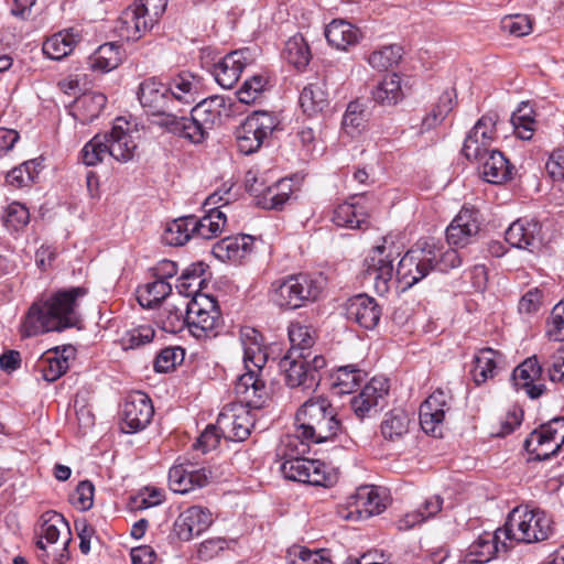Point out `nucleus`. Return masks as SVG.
Segmentation results:
<instances>
[{"label":"nucleus","instance_id":"obj_48","mask_svg":"<svg viewBox=\"0 0 564 564\" xmlns=\"http://www.w3.org/2000/svg\"><path fill=\"white\" fill-rule=\"evenodd\" d=\"M533 109L528 102H522L511 116L513 131L522 140H531L535 131L536 122Z\"/></svg>","mask_w":564,"mask_h":564},{"label":"nucleus","instance_id":"obj_57","mask_svg":"<svg viewBox=\"0 0 564 564\" xmlns=\"http://www.w3.org/2000/svg\"><path fill=\"white\" fill-rule=\"evenodd\" d=\"M366 117L365 106L361 102L358 100L349 102L341 121L344 131L349 135L360 132L367 121Z\"/></svg>","mask_w":564,"mask_h":564},{"label":"nucleus","instance_id":"obj_37","mask_svg":"<svg viewBox=\"0 0 564 564\" xmlns=\"http://www.w3.org/2000/svg\"><path fill=\"white\" fill-rule=\"evenodd\" d=\"M107 104L101 93H87L78 97L73 106L72 116L82 124H88L99 117Z\"/></svg>","mask_w":564,"mask_h":564},{"label":"nucleus","instance_id":"obj_51","mask_svg":"<svg viewBox=\"0 0 564 564\" xmlns=\"http://www.w3.org/2000/svg\"><path fill=\"white\" fill-rule=\"evenodd\" d=\"M40 172V163L36 160L25 161L21 165L13 167L7 174V183L14 188L29 186L34 182Z\"/></svg>","mask_w":564,"mask_h":564},{"label":"nucleus","instance_id":"obj_3","mask_svg":"<svg viewBox=\"0 0 564 564\" xmlns=\"http://www.w3.org/2000/svg\"><path fill=\"white\" fill-rule=\"evenodd\" d=\"M295 435L305 444H321L333 440L341 431L336 408L324 397L306 400L295 414Z\"/></svg>","mask_w":564,"mask_h":564},{"label":"nucleus","instance_id":"obj_55","mask_svg":"<svg viewBox=\"0 0 564 564\" xmlns=\"http://www.w3.org/2000/svg\"><path fill=\"white\" fill-rule=\"evenodd\" d=\"M289 338L291 341L290 349H296L302 355L314 356L311 351V347L314 345L315 339L312 334V328L300 323L291 324L289 327Z\"/></svg>","mask_w":564,"mask_h":564},{"label":"nucleus","instance_id":"obj_25","mask_svg":"<svg viewBox=\"0 0 564 564\" xmlns=\"http://www.w3.org/2000/svg\"><path fill=\"white\" fill-rule=\"evenodd\" d=\"M128 122L118 118L109 133L104 135L107 139L109 155L116 161L126 163L133 159L137 143L128 129Z\"/></svg>","mask_w":564,"mask_h":564},{"label":"nucleus","instance_id":"obj_21","mask_svg":"<svg viewBox=\"0 0 564 564\" xmlns=\"http://www.w3.org/2000/svg\"><path fill=\"white\" fill-rule=\"evenodd\" d=\"M213 523V514L207 508L193 506L184 510L174 522V532L182 541H189L206 531Z\"/></svg>","mask_w":564,"mask_h":564},{"label":"nucleus","instance_id":"obj_20","mask_svg":"<svg viewBox=\"0 0 564 564\" xmlns=\"http://www.w3.org/2000/svg\"><path fill=\"white\" fill-rule=\"evenodd\" d=\"M542 227L538 220L519 218L506 230V241L514 248L533 252L541 246Z\"/></svg>","mask_w":564,"mask_h":564},{"label":"nucleus","instance_id":"obj_33","mask_svg":"<svg viewBox=\"0 0 564 564\" xmlns=\"http://www.w3.org/2000/svg\"><path fill=\"white\" fill-rule=\"evenodd\" d=\"M167 89L173 96V104L191 106L199 97L200 79L191 73L183 72L170 80Z\"/></svg>","mask_w":564,"mask_h":564},{"label":"nucleus","instance_id":"obj_36","mask_svg":"<svg viewBox=\"0 0 564 564\" xmlns=\"http://www.w3.org/2000/svg\"><path fill=\"white\" fill-rule=\"evenodd\" d=\"M68 351L73 352V349L70 347H65L59 354L58 348H55L54 351L43 354L35 365V370L41 373L44 380L54 382L68 369L69 355H66Z\"/></svg>","mask_w":564,"mask_h":564},{"label":"nucleus","instance_id":"obj_46","mask_svg":"<svg viewBox=\"0 0 564 564\" xmlns=\"http://www.w3.org/2000/svg\"><path fill=\"white\" fill-rule=\"evenodd\" d=\"M121 62L120 46L113 42L100 45L90 56V66L94 69L109 72Z\"/></svg>","mask_w":564,"mask_h":564},{"label":"nucleus","instance_id":"obj_4","mask_svg":"<svg viewBox=\"0 0 564 564\" xmlns=\"http://www.w3.org/2000/svg\"><path fill=\"white\" fill-rule=\"evenodd\" d=\"M324 289L321 276L306 273L288 275L271 284L270 297L282 310H296L318 300Z\"/></svg>","mask_w":564,"mask_h":564},{"label":"nucleus","instance_id":"obj_50","mask_svg":"<svg viewBox=\"0 0 564 564\" xmlns=\"http://www.w3.org/2000/svg\"><path fill=\"white\" fill-rule=\"evenodd\" d=\"M539 435L538 430L531 432L524 441V448L531 455V459L541 462L557 454L561 448L551 440H539Z\"/></svg>","mask_w":564,"mask_h":564},{"label":"nucleus","instance_id":"obj_27","mask_svg":"<svg viewBox=\"0 0 564 564\" xmlns=\"http://www.w3.org/2000/svg\"><path fill=\"white\" fill-rule=\"evenodd\" d=\"M542 376V366L535 356L527 358L512 372L514 386L525 390L531 399H538L545 391L544 383L539 382Z\"/></svg>","mask_w":564,"mask_h":564},{"label":"nucleus","instance_id":"obj_17","mask_svg":"<svg viewBox=\"0 0 564 564\" xmlns=\"http://www.w3.org/2000/svg\"><path fill=\"white\" fill-rule=\"evenodd\" d=\"M154 409L151 399L143 392L131 393L124 400L121 409L122 425L124 433H135L151 422Z\"/></svg>","mask_w":564,"mask_h":564},{"label":"nucleus","instance_id":"obj_30","mask_svg":"<svg viewBox=\"0 0 564 564\" xmlns=\"http://www.w3.org/2000/svg\"><path fill=\"white\" fill-rule=\"evenodd\" d=\"M253 238L249 235L226 237L213 246L212 253L223 262H238L251 252Z\"/></svg>","mask_w":564,"mask_h":564},{"label":"nucleus","instance_id":"obj_31","mask_svg":"<svg viewBox=\"0 0 564 564\" xmlns=\"http://www.w3.org/2000/svg\"><path fill=\"white\" fill-rule=\"evenodd\" d=\"M191 112L200 126L210 131L221 124L223 116H227L226 98L217 95L206 98L199 101Z\"/></svg>","mask_w":564,"mask_h":564},{"label":"nucleus","instance_id":"obj_8","mask_svg":"<svg viewBox=\"0 0 564 564\" xmlns=\"http://www.w3.org/2000/svg\"><path fill=\"white\" fill-rule=\"evenodd\" d=\"M436 242L420 239L400 259L395 276L404 289H409L435 270Z\"/></svg>","mask_w":564,"mask_h":564},{"label":"nucleus","instance_id":"obj_6","mask_svg":"<svg viewBox=\"0 0 564 564\" xmlns=\"http://www.w3.org/2000/svg\"><path fill=\"white\" fill-rule=\"evenodd\" d=\"M308 451V445L296 437L286 436L283 441L282 455L284 462L280 466L282 475L293 481L314 486L325 485V473L319 460L302 457Z\"/></svg>","mask_w":564,"mask_h":564},{"label":"nucleus","instance_id":"obj_61","mask_svg":"<svg viewBox=\"0 0 564 564\" xmlns=\"http://www.w3.org/2000/svg\"><path fill=\"white\" fill-rule=\"evenodd\" d=\"M29 221L30 213L24 205L18 202L8 205L3 215V223L9 230L19 231L23 229Z\"/></svg>","mask_w":564,"mask_h":564},{"label":"nucleus","instance_id":"obj_16","mask_svg":"<svg viewBox=\"0 0 564 564\" xmlns=\"http://www.w3.org/2000/svg\"><path fill=\"white\" fill-rule=\"evenodd\" d=\"M512 544L505 539L503 528L495 532H484L467 549L464 562L469 564H484L501 553L506 554Z\"/></svg>","mask_w":564,"mask_h":564},{"label":"nucleus","instance_id":"obj_15","mask_svg":"<svg viewBox=\"0 0 564 564\" xmlns=\"http://www.w3.org/2000/svg\"><path fill=\"white\" fill-rule=\"evenodd\" d=\"M452 395L436 389L420 406V425L426 434L442 437L446 413L451 410Z\"/></svg>","mask_w":564,"mask_h":564},{"label":"nucleus","instance_id":"obj_28","mask_svg":"<svg viewBox=\"0 0 564 564\" xmlns=\"http://www.w3.org/2000/svg\"><path fill=\"white\" fill-rule=\"evenodd\" d=\"M245 185L251 195L259 197L258 204L267 209H281L290 198L289 193L280 192V184L263 188L257 173L252 171L246 173Z\"/></svg>","mask_w":564,"mask_h":564},{"label":"nucleus","instance_id":"obj_41","mask_svg":"<svg viewBox=\"0 0 564 564\" xmlns=\"http://www.w3.org/2000/svg\"><path fill=\"white\" fill-rule=\"evenodd\" d=\"M195 216H183L167 223L163 240L170 246H184L191 238L194 237Z\"/></svg>","mask_w":564,"mask_h":564},{"label":"nucleus","instance_id":"obj_45","mask_svg":"<svg viewBox=\"0 0 564 564\" xmlns=\"http://www.w3.org/2000/svg\"><path fill=\"white\" fill-rule=\"evenodd\" d=\"M283 56L297 69H304L308 65L312 53L302 34H295L286 41Z\"/></svg>","mask_w":564,"mask_h":564},{"label":"nucleus","instance_id":"obj_13","mask_svg":"<svg viewBox=\"0 0 564 564\" xmlns=\"http://www.w3.org/2000/svg\"><path fill=\"white\" fill-rule=\"evenodd\" d=\"M498 115L489 112L477 120L465 138L462 152L469 161L484 160L488 153L495 151L491 148L497 138Z\"/></svg>","mask_w":564,"mask_h":564},{"label":"nucleus","instance_id":"obj_54","mask_svg":"<svg viewBox=\"0 0 564 564\" xmlns=\"http://www.w3.org/2000/svg\"><path fill=\"white\" fill-rule=\"evenodd\" d=\"M401 57L402 47L393 44L372 52L368 57V63L377 70H387L397 65Z\"/></svg>","mask_w":564,"mask_h":564},{"label":"nucleus","instance_id":"obj_42","mask_svg":"<svg viewBox=\"0 0 564 564\" xmlns=\"http://www.w3.org/2000/svg\"><path fill=\"white\" fill-rule=\"evenodd\" d=\"M225 224L226 215L219 207H212L205 216L200 218L195 216L194 237L212 239L221 232Z\"/></svg>","mask_w":564,"mask_h":564},{"label":"nucleus","instance_id":"obj_63","mask_svg":"<svg viewBox=\"0 0 564 564\" xmlns=\"http://www.w3.org/2000/svg\"><path fill=\"white\" fill-rule=\"evenodd\" d=\"M184 359V349L181 347H166L161 349L154 359V370L156 372H169Z\"/></svg>","mask_w":564,"mask_h":564},{"label":"nucleus","instance_id":"obj_64","mask_svg":"<svg viewBox=\"0 0 564 564\" xmlns=\"http://www.w3.org/2000/svg\"><path fill=\"white\" fill-rule=\"evenodd\" d=\"M209 131L200 126L195 117H184L177 135L188 140L193 144H200L208 138Z\"/></svg>","mask_w":564,"mask_h":564},{"label":"nucleus","instance_id":"obj_2","mask_svg":"<svg viewBox=\"0 0 564 564\" xmlns=\"http://www.w3.org/2000/svg\"><path fill=\"white\" fill-rule=\"evenodd\" d=\"M246 372L237 378L235 393L253 406L261 405L269 398L263 379V368L268 352L262 343V335L254 328L246 326L240 329Z\"/></svg>","mask_w":564,"mask_h":564},{"label":"nucleus","instance_id":"obj_7","mask_svg":"<svg viewBox=\"0 0 564 564\" xmlns=\"http://www.w3.org/2000/svg\"><path fill=\"white\" fill-rule=\"evenodd\" d=\"M326 366V359L322 355H302L296 349H289L279 361V369L284 382L290 388L314 390L321 381L319 370Z\"/></svg>","mask_w":564,"mask_h":564},{"label":"nucleus","instance_id":"obj_1","mask_svg":"<svg viewBox=\"0 0 564 564\" xmlns=\"http://www.w3.org/2000/svg\"><path fill=\"white\" fill-rule=\"evenodd\" d=\"M87 293L88 290L84 286H73L58 290L46 300L33 303L22 324L23 336L77 327L82 322L77 300Z\"/></svg>","mask_w":564,"mask_h":564},{"label":"nucleus","instance_id":"obj_18","mask_svg":"<svg viewBox=\"0 0 564 564\" xmlns=\"http://www.w3.org/2000/svg\"><path fill=\"white\" fill-rule=\"evenodd\" d=\"M343 307L348 321L367 330L375 329L382 315V307L377 300L366 293L349 297Z\"/></svg>","mask_w":564,"mask_h":564},{"label":"nucleus","instance_id":"obj_24","mask_svg":"<svg viewBox=\"0 0 564 564\" xmlns=\"http://www.w3.org/2000/svg\"><path fill=\"white\" fill-rule=\"evenodd\" d=\"M350 511L345 517L348 520H366L386 509L383 499L378 490L371 486L359 487L350 497Z\"/></svg>","mask_w":564,"mask_h":564},{"label":"nucleus","instance_id":"obj_39","mask_svg":"<svg viewBox=\"0 0 564 564\" xmlns=\"http://www.w3.org/2000/svg\"><path fill=\"white\" fill-rule=\"evenodd\" d=\"M325 36L329 45L337 50H347L357 44L359 31L345 20H333L325 29Z\"/></svg>","mask_w":564,"mask_h":564},{"label":"nucleus","instance_id":"obj_47","mask_svg":"<svg viewBox=\"0 0 564 564\" xmlns=\"http://www.w3.org/2000/svg\"><path fill=\"white\" fill-rule=\"evenodd\" d=\"M372 98L381 105H395L402 98L400 77L397 74L387 75L372 90Z\"/></svg>","mask_w":564,"mask_h":564},{"label":"nucleus","instance_id":"obj_49","mask_svg":"<svg viewBox=\"0 0 564 564\" xmlns=\"http://www.w3.org/2000/svg\"><path fill=\"white\" fill-rule=\"evenodd\" d=\"M171 291L172 286L169 282L156 279L138 291V302L143 307H153L161 303Z\"/></svg>","mask_w":564,"mask_h":564},{"label":"nucleus","instance_id":"obj_19","mask_svg":"<svg viewBox=\"0 0 564 564\" xmlns=\"http://www.w3.org/2000/svg\"><path fill=\"white\" fill-rule=\"evenodd\" d=\"M479 229L478 212L463 207L446 228V241L451 247L464 248L473 243Z\"/></svg>","mask_w":564,"mask_h":564},{"label":"nucleus","instance_id":"obj_60","mask_svg":"<svg viewBox=\"0 0 564 564\" xmlns=\"http://www.w3.org/2000/svg\"><path fill=\"white\" fill-rule=\"evenodd\" d=\"M184 311L175 305H166L159 314V322L164 332L175 334L186 325Z\"/></svg>","mask_w":564,"mask_h":564},{"label":"nucleus","instance_id":"obj_11","mask_svg":"<svg viewBox=\"0 0 564 564\" xmlns=\"http://www.w3.org/2000/svg\"><path fill=\"white\" fill-rule=\"evenodd\" d=\"M398 254L393 243L388 245L383 239V243L373 247L364 261L365 279L372 282L379 295H384L390 290L394 275L393 262Z\"/></svg>","mask_w":564,"mask_h":564},{"label":"nucleus","instance_id":"obj_26","mask_svg":"<svg viewBox=\"0 0 564 564\" xmlns=\"http://www.w3.org/2000/svg\"><path fill=\"white\" fill-rule=\"evenodd\" d=\"M247 55H249L248 48L234 51L214 65V77L221 87L230 89L235 86L249 62Z\"/></svg>","mask_w":564,"mask_h":564},{"label":"nucleus","instance_id":"obj_44","mask_svg":"<svg viewBox=\"0 0 564 564\" xmlns=\"http://www.w3.org/2000/svg\"><path fill=\"white\" fill-rule=\"evenodd\" d=\"M367 373L356 365H346L337 368L334 373V388L339 394H347L355 391L365 380Z\"/></svg>","mask_w":564,"mask_h":564},{"label":"nucleus","instance_id":"obj_34","mask_svg":"<svg viewBox=\"0 0 564 564\" xmlns=\"http://www.w3.org/2000/svg\"><path fill=\"white\" fill-rule=\"evenodd\" d=\"M80 39L79 31L73 28L63 30L47 37L42 45V51L48 58L61 61L74 51Z\"/></svg>","mask_w":564,"mask_h":564},{"label":"nucleus","instance_id":"obj_35","mask_svg":"<svg viewBox=\"0 0 564 564\" xmlns=\"http://www.w3.org/2000/svg\"><path fill=\"white\" fill-rule=\"evenodd\" d=\"M62 531H66L67 534H70L68 522L61 513L48 511L42 516L41 539L36 542V546L43 551V554L40 556L45 564H50L48 554L46 553V546L42 539L51 544L56 543Z\"/></svg>","mask_w":564,"mask_h":564},{"label":"nucleus","instance_id":"obj_32","mask_svg":"<svg viewBox=\"0 0 564 564\" xmlns=\"http://www.w3.org/2000/svg\"><path fill=\"white\" fill-rule=\"evenodd\" d=\"M478 164L479 174L491 184H501L511 178L512 166L499 150L484 156V160L474 161Z\"/></svg>","mask_w":564,"mask_h":564},{"label":"nucleus","instance_id":"obj_62","mask_svg":"<svg viewBox=\"0 0 564 564\" xmlns=\"http://www.w3.org/2000/svg\"><path fill=\"white\" fill-rule=\"evenodd\" d=\"M267 80L261 75H254L245 80L242 86L237 90L236 95L240 102L250 105L259 99L264 91Z\"/></svg>","mask_w":564,"mask_h":564},{"label":"nucleus","instance_id":"obj_29","mask_svg":"<svg viewBox=\"0 0 564 564\" xmlns=\"http://www.w3.org/2000/svg\"><path fill=\"white\" fill-rule=\"evenodd\" d=\"M138 99L150 115L163 111L169 104H173V96L169 94L167 87L154 77L148 78L139 85Z\"/></svg>","mask_w":564,"mask_h":564},{"label":"nucleus","instance_id":"obj_52","mask_svg":"<svg viewBox=\"0 0 564 564\" xmlns=\"http://www.w3.org/2000/svg\"><path fill=\"white\" fill-rule=\"evenodd\" d=\"M205 264L203 262L192 263L183 270L177 280L176 289L181 294L189 296L196 292V288L200 286L204 279Z\"/></svg>","mask_w":564,"mask_h":564},{"label":"nucleus","instance_id":"obj_12","mask_svg":"<svg viewBox=\"0 0 564 564\" xmlns=\"http://www.w3.org/2000/svg\"><path fill=\"white\" fill-rule=\"evenodd\" d=\"M240 404H230L219 413L217 417L218 429L226 440L242 442L248 438L251 429L254 426V413L252 410H260L265 401L253 406L242 398Z\"/></svg>","mask_w":564,"mask_h":564},{"label":"nucleus","instance_id":"obj_40","mask_svg":"<svg viewBox=\"0 0 564 564\" xmlns=\"http://www.w3.org/2000/svg\"><path fill=\"white\" fill-rule=\"evenodd\" d=\"M500 352L491 348H482L474 356L473 378L476 384H481L497 373Z\"/></svg>","mask_w":564,"mask_h":564},{"label":"nucleus","instance_id":"obj_38","mask_svg":"<svg viewBox=\"0 0 564 564\" xmlns=\"http://www.w3.org/2000/svg\"><path fill=\"white\" fill-rule=\"evenodd\" d=\"M299 102L303 112L310 117L323 113L329 107L325 84L317 82L306 85L300 94Z\"/></svg>","mask_w":564,"mask_h":564},{"label":"nucleus","instance_id":"obj_5","mask_svg":"<svg viewBox=\"0 0 564 564\" xmlns=\"http://www.w3.org/2000/svg\"><path fill=\"white\" fill-rule=\"evenodd\" d=\"M505 539L509 543H536L545 541L553 535L554 529L551 518L542 510H529L527 507L514 508L502 527Z\"/></svg>","mask_w":564,"mask_h":564},{"label":"nucleus","instance_id":"obj_9","mask_svg":"<svg viewBox=\"0 0 564 564\" xmlns=\"http://www.w3.org/2000/svg\"><path fill=\"white\" fill-rule=\"evenodd\" d=\"M183 305L186 325L194 337L216 336L217 328L221 324V315L217 301L213 296L195 294Z\"/></svg>","mask_w":564,"mask_h":564},{"label":"nucleus","instance_id":"obj_59","mask_svg":"<svg viewBox=\"0 0 564 564\" xmlns=\"http://www.w3.org/2000/svg\"><path fill=\"white\" fill-rule=\"evenodd\" d=\"M154 336L155 330L150 325H140L127 330L120 343L123 349H135L151 343Z\"/></svg>","mask_w":564,"mask_h":564},{"label":"nucleus","instance_id":"obj_53","mask_svg":"<svg viewBox=\"0 0 564 564\" xmlns=\"http://www.w3.org/2000/svg\"><path fill=\"white\" fill-rule=\"evenodd\" d=\"M154 117L152 121L158 127L164 128L167 132L177 134L184 119V109L177 107V104H169L166 109L151 113Z\"/></svg>","mask_w":564,"mask_h":564},{"label":"nucleus","instance_id":"obj_56","mask_svg":"<svg viewBox=\"0 0 564 564\" xmlns=\"http://www.w3.org/2000/svg\"><path fill=\"white\" fill-rule=\"evenodd\" d=\"M83 163L87 166H95L109 155L107 139L102 134H96L87 142L80 151Z\"/></svg>","mask_w":564,"mask_h":564},{"label":"nucleus","instance_id":"obj_10","mask_svg":"<svg viewBox=\"0 0 564 564\" xmlns=\"http://www.w3.org/2000/svg\"><path fill=\"white\" fill-rule=\"evenodd\" d=\"M278 126L279 120L274 113L253 111L235 131L238 151L245 155L256 153Z\"/></svg>","mask_w":564,"mask_h":564},{"label":"nucleus","instance_id":"obj_22","mask_svg":"<svg viewBox=\"0 0 564 564\" xmlns=\"http://www.w3.org/2000/svg\"><path fill=\"white\" fill-rule=\"evenodd\" d=\"M212 477L207 468H197L193 464H180L169 471V485L174 492L186 494L206 486Z\"/></svg>","mask_w":564,"mask_h":564},{"label":"nucleus","instance_id":"obj_58","mask_svg":"<svg viewBox=\"0 0 564 564\" xmlns=\"http://www.w3.org/2000/svg\"><path fill=\"white\" fill-rule=\"evenodd\" d=\"M454 101L452 94L448 91L443 93L437 104L432 108V110L423 118L422 127L425 130H430L437 124H440L445 117L453 110Z\"/></svg>","mask_w":564,"mask_h":564},{"label":"nucleus","instance_id":"obj_43","mask_svg":"<svg viewBox=\"0 0 564 564\" xmlns=\"http://www.w3.org/2000/svg\"><path fill=\"white\" fill-rule=\"evenodd\" d=\"M410 419L408 414L395 409L384 415L380 425V432L384 440L395 442L401 440L409 432Z\"/></svg>","mask_w":564,"mask_h":564},{"label":"nucleus","instance_id":"obj_14","mask_svg":"<svg viewBox=\"0 0 564 564\" xmlns=\"http://www.w3.org/2000/svg\"><path fill=\"white\" fill-rule=\"evenodd\" d=\"M390 384L386 377H373L359 392L350 400V406L359 419L370 417L382 410L387 404Z\"/></svg>","mask_w":564,"mask_h":564},{"label":"nucleus","instance_id":"obj_23","mask_svg":"<svg viewBox=\"0 0 564 564\" xmlns=\"http://www.w3.org/2000/svg\"><path fill=\"white\" fill-rule=\"evenodd\" d=\"M370 216L368 199L364 194L354 195L339 204L333 215V221L339 227L361 228Z\"/></svg>","mask_w":564,"mask_h":564}]
</instances>
